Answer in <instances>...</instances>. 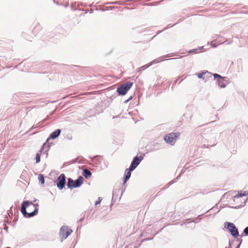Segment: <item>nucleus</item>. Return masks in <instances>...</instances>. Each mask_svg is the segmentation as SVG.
Wrapping results in <instances>:
<instances>
[{
    "label": "nucleus",
    "instance_id": "f257e3e1",
    "mask_svg": "<svg viewBox=\"0 0 248 248\" xmlns=\"http://www.w3.org/2000/svg\"><path fill=\"white\" fill-rule=\"evenodd\" d=\"M21 212L27 217H31L36 215L38 209L35 204L28 201H25L22 204Z\"/></svg>",
    "mask_w": 248,
    "mask_h": 248
},
{
    "label": "nucleus",
    "instance_id": "f03ea898",
    "mask_svg": "<svg viewBox=\"0 0 248 248\" xmlns=\"http://www.w3.org/2000/svg\"><path fill=\"white\" fill-rule=\"evenodd\" d=\"M178 133H170L164 137L165 141L171 145L175 144L178 136Z\"/></svg>",
    "mask_w": 248,
    "mask_h": 248
},
{
    "label": "nucleus",
    "instance_id": "7ed1b4c3",
    "mask_svg": "<svg viewBox=\"0 0 248 248\" xmlns=\"http://www.w3.org/2000/svg\"><path fill=\"white\" fill-rule=\"evenodd\" d=\"M83 182V178L81 176H79L77 180L74 181L71 178L68 179L67 186L68 187H79Z\"/></svg>",
    "mask_w": 248,
    "mask_h": 248
},
{
    "label": "nucleus",
    "instance_id": "20e7f679",
    "mask_svg": "<svg viewBox=\"0 0 248 248\" xmlns=\"http://www.w3.org/2000/svg\"><path fill=\"white\" fill-rule=\"evenodd\" d=\"M133 83L131 82H128L125 84H122L118 88L117 91L120 95H125L128 91L131 88Z\"/></svg>",
    "mask_w": 248,
    "mask_h": 248
},
{
    "label": "nucleus",
    "instance_id": "39448f33",
    "mask_svg": "<svg viewBox=\"0 0 248 248\" xmlns=\"http://www.w3.org/2000/svg\"><path fill=\"white\" fill-rule=\"evenodd\" d=\"M72 232L71 229L67 226H62L60 231V236L62 239H66Z\"/></svg>",
    "mask_w": 248,
    "mask_h": 248
},
{
    "label": "nucleus",
    "instance_id": "423d86ee",
    "mask_svg": "<svg viewBox=\"0 0 248 248\" xmlns=\"http://www.w3.org/2000/svg\"><path fill=\"white\" fill-rule=\"evenodd\" d=\"M227 228L229 230L231 234L235 238L239 235V233L237 228L234 224L231 222H227Z\"/></svg>",
    "mask_w": 248,
    "mask_h": 248
},
{
    "label": "nucleus",
    "instance_id": "0eeeda50",
    "mask_svg": "<svg viewBox=\"0 0 248 248\" xmlns=\"http://www.w3.org/2000/svg\"><path fill=\"white\" fill-rule=\"evenodd\" d=\"M66 177L63 173H62L56 180V184L58 188L62 190L64 186L66 183Z\"/></svg>",
    "mask_w": 248,
    "mask_h": 248
},
{
    "label": "nucleus",
    "instance_id": "6e6552de",
    "mask_svg": "<svg viewBox=\"0 0 248 248\" xmlns=\"http://www.w3.org/2000/svg\"><path fill=\"white\" fill-rule=\"evenodd\" d=\"M143 157L141 155L140 156H137L135 157L130 167V168H131V170H134L140 163V162L143 159Z\"/></svg>",
    "mask_w": 248,
    "mask_h": 248
},
{
    "label": "nucleus",
    "instance_id": "1a4fd4ad",
    "mask_svg": "<svg viewBox=\"0 0 248 248\" xmlns=\"http://www.w3.org/2000/svg\"><path fill=\"white\" fill-rule=\"evenodd\" d=\"M133 170H131V168L129 169H126L125 171V176L124 178V184H125L127 182V181L129 179L131 176V171Z\"/></svg>",
    "mask_w": 248,
    "mask_h": 248
},
{
    "label": "nucleus",
    "instance_id": "9d476101",
    "mask_svg": "<svg viewBox=\"0 0 248 248\" xmlns=\"http://www.w3.org/2000/svg\"><path fill=\"white\" fill-rule=\"evenodd\" d=\"M61 130L60 129H57L50 134L49 138L53 139H55L59 136Z\"/></svg>",
    "mask_w": 248,
    "mask_h": 248
},
{
    "label": "nucleus",
    "instance_id": "9b49d317",
    "mask_svg": "<svg viewBox=\"0 0 248 248\" xmlns=\"http://www.w3.org/2000/svg\"><path fill=\"white\" fill-rule=\"evenodd\" d=\"M206 75H210V73L208 71H203L197 74V77L200 78H202L203 79H205V76Z\"/></svg>",
    "mask_w": 248,
    "mask_h": 248
},
{
    "label": "nucleus",
    "instance_id": "f8f14e48",
    "mask_svg": "<svg viewBox=\"0 0 248 248\" xmlns=\"http://www.w3.org/2000/svg\"><path fill=\"white\" fill-rule=\"evenodd\" d=\"M82 175L86 178H89L91 177L92 173L89 170L87 169H84L83 170Z\"/></svg>",
    "mask_w": 248,
    "mask_h": 248
},
{
    "label": "nucleus",
    "instance_id": "ddd939ff",
    "mask_svg": "<svg viewBox=\"0 0 248 248\" xmlns=\"http://www.w3.org/2000/svg\"><path fill=\"white\" fill-rule=\"evenodd\" d=\"M224 79H223V80L217 79L218 84L219 86L221 88H224L225 87V83H224Z\"/></svg>",
    "mask_w": 248,
    "mask_h": 248
},
{
    "label": "nucleus",
    "instance_id": "4468645a",
    "mask_svg": "<svg viewBox=\"0 0 248 248\" xmlns=\"http://www.w3.org/2000/svg\"><path fill=\"white\" fill-rule=\"evenodd\" d=\"M247 193L246 192H244L242 193V192H239L238 194L237 195H235L234 196V198H238L239 197H242L243 196H246Z\"/></svg>",
    "mask_w": 248,
    "mask_h": 248
},
{
    "label": "nucleus",
    "instance_id": "2eb2a0df",
    "mask_svg": "<svg viewBox=\"0 0 248 248\" xmlns=\"http://www.w3.org/2000/svg\"><path fill=\"white\" fill-rule=\"evenodd\" d=\"M214 77L215 78H217V79H221V80H223V79H224L225 78V77H221V76H220L219 75H218L217 74H214Z\"/></svg>",
    "mask_w": 248,
    "mask_h": 248
},
{
    "label": "nucleus",
    "instance_id": "dca6fc26",
    "mask_svg": "<svg viewBox=\"0 0 248 248\" xmlns=\"http://www.w3.org/2000/svg\"><path fill=\"white\" fill-rule=\"evenodd\" d=\"M38 179L42 183V184H44L45 180L43 175L40 174L38 176Z\"/></svg>",
    "mask_w": 248,
    "mask_h": 248
},
{
    "label": "nucleus",
    "instance_id": "f3484780",
    "mask_svg": "<svg viewBox=\"0 0 248 248\" xmlns=\"http://www.w3.org/2000/svg\"><path fill=\"white\" fill-rule=\"evenodd\" d=\"M40 157H41V155H40V154L38 153L36 154V163H38L40 161Z\"/></svg>",
    "mask_w": 248,
    "mask_h": 248
},
{
    "label": "nucleus",
    "instance_id": "a211bd4d",
    "mask_svg": "<svg viewBox=\"0 0 248 248\" xmlns=\"http://www.w3.org/2000/svg\"><path fill=\"white\" fill-rule=\"evenodd\" d=\"M244 232L245 233L246 235H248V227H246L244 229Z\"/></svg>",
    "mask_w": 248,
    "mask_h": 248
},
{
    "label": "nucleus",
    "instance_id": "6ab92c4d",
    "mask_svg": "<svg viewBox=\"0 0 248 248\" xmlns=\"http://www.w3.org/2000/svg\"><path fill=\"white\" fill-rule=\"evenodd\" d=\"M101 200H102V199H101V198H100V197H99V198H98V200L97 201H96V202H95V205H97V204H99V203H100V202H101Z\"/></svg>",
    "mask_w": 248,
    "mask_h": 248
},
{
    "label": "nucleus",
    "instance_id": "aec40b11",
    "mask_svg": "<svg viewBox=\"0 0 248 248\" xmlns=\"http://www.w3.org/2000/svg\"><path fill=\"white\" fill-rule=\"evenodd\" d=\"M143 67H145V68L146 67H147V66H146V65H144Z\"/></svg>",
    "mask_w": 248,
    "mask_h": 248
}]
</instances>
